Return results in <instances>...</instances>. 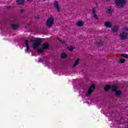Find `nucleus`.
Here are the masks:
<instances>
[{
  "label": "nucleus",
  "mask_w": 128,
  "mask_h": 128,
  "mask_svg": "<svg viewBox=\"0 0 128 128\" xmlns=\"http://www.w3.org/2000/svg\"><path fill=\"white\" fill-rule=\"evenodd\" d=\"M42 38H36L33 43V48L36 50L37 48H40V46L42 44Z\"/></svg>",
  "instance_id": "f257e3e1"
},
{
  "label": "nucleus",
  "mask_w": 128,
  "mask_h": 128,
  "mask_svg": "<svg viewBox=\"0 0 128 128\" xmlns=\"http://www.w3.org/2000/svg\"><path fill=\"white\" fill-rule=\"evenodd\" d=\"M54 24V20L52 17L48 18L46 21V25L48 28H52Z\"/></svg>",
  "instance_id": "f03ea898"
},
{
  "label": "nucleus",
  "mask_w": 128,
  "mask_h": 128,
  "mask_svg": "<svg viewBox=\"0 0 128 128\" xmlns=\"http://www.w3.org/2000/svg\"><path fill=\"white\" fill-rule=\"evenodd\" d=\"M115 2L117 6L122 8L126 6V0H116Z\"/></svg>",
  "instance_id": "7ed1b4c3"
},
{
  "label": "nucleus",
  "mask_w": 128,
  "mask_h": 128,
  "mask_svg": "<svg viewBox=\"0 0 128 128\" xmlns=\"http://www.w3.org/2000/svg\"><path fill=\"white\" fill-rule=\"evenodd\" d=\"M94 90H96V86L93 84L90 87L88 90V96H90V94H92V92Z\"/></svg>",
  "instance_id": "20e7f679"
},
{
  "label": "nucleus",
  "mask_w": 128,
  "mask_h": 128,
  "mask_svg": "<svg viewBox=\"0 0 128 128\" xmlns=\"http://www.w3.org/2000/svg\"><path fill=\"white\" fill-rule=\"evenodd\" d=\"M54 8H55L56 10L60 12V5L58 4V1H54Z\"/></svg>",
  "instance_id": "39448f33"
},
{
  "label": "nucleus",
  "mask_w": 128,
  "mask_h": 128,
  "mask_svg": "<svg viewBox=\"0 0 128 128\" xmlns=\"http://www.w3.org/2000/svg\"><path fill=\"white\" fill-rule=\"evenodd\" d=\"M120 38L122 40H126L128 38V34L122 32L121 34H120Z\"/></svg>",
  "instance_id": "423d86ee"
},
{
  "label": "nucleus",
  "mask_w": 128,
  "mask_h": 128,
  "mask_svg": "<svg viewBox=\"0 0 128 128\" xmlns=\"http://www.w3.org/2000/svg\"><path fill=\"white\" fill-rule=\"evenodd\" d=\"M92 16L94 20H98V16L96 15V8H92Z\"/></svg>",
  "instance_id": "0eeeda50"
},
{
  "label": "nucleus",
  "mask_w": 128,
  "mask_h": 128,
  "mask_svg": "<svg viewBox=\"0 0 128 128\" xmlns=\"http://www.w3.org/2000/svg\"><path fill=\"white\" fill-rule=\"evenodd\" d=\"M25 44L26 48L25 49V52H30V46H28V40H25Z\"/></svg>",
  "instance_id": "6e6552de"
},
{
  "label": "nucleus",
  "mask_w": 128,
  "mask_h": 128,
  "mask_svg": "<svg viewBox=\"0 0 128 128\" xmlns=\"http://www.w3.org/2000/svg\"><path fill=\"white\" fill-rule=\"evenodd\" d=\"M112 30L113 32H117L118 31V27L116 26H112Z\"/></svg>",
  "instance_id": "1a4fd4ad"
},
{
  "label": "nucleus",
  "mask_w": 128,
  "mask_h": 128,
  "mask_svg": "<svg viewBox=\"0 0 128 128\" xmlns=\"http://www.w3.org/2000/svg\"><path fill=\"white\" fill-rule=\"evenodd\" d=\"M50 48V45L48 43L46 42L43 44L42 48L44 50H48V48Z\"/></svg>",
  "instance_id": "9d476101"
},
{
  "label": "nucleus",
  "mask_w": 128,
  "mask_h": 128,
  "mask_svg": "<svg viewBox=\"0 0 128 128\" xmlns=\"http://www.w3.org/2000/svg\"><path fill=\"white\" fill-rule=\"evenodd\" d=\"M96 44L98 46H102V44H102V40H100V39H96Z\"/></svg>",
  "instance_id": "9b49d317"
},
{
  "label": "nucleus",
  "mask_w": 128,
  "mask_h": 128,
  "mask_svg": "<svg viewBox=\"0 0 128 128\" xmlns=\"http://www.w3.org/2000/svg\"><path fill=\"white\" fill-rule=\"evenodd\" d=\"M104 26H106V28H112V24L110 23V22H105Z\"/></svg>",
  "instance_id": "f8f14e48"
},
{
  "label": "nucleus",
  "mask_w": 128,
  "mask_h": 128,
  "mask_svg": "<svg viewBox=\"0 0 128 128\" xmlns=\"http://www.w3.org/2000/svg\"><path fill=\"white\" fill-rule=\"evenodd\" d=\"M57 40L60 42H62L63 44H64V46H66L68 44H66V40H62L60 38L57 37Z\"/></svg>",
  "instance_id": "ddd939ff"
},
{
  "label": "nucleus",
  "mask_w": 128,
  "mask_h": 128,
  "mask_svg": "<svg viewBox=\"0 0 128 128\" xmlns=\"http://www.w3.org/2000/svg\"><path fill=\"white\" fill-rule=\"evenodd\" d=\"M16 2L18 4H24V0H16Z\"/></svg>",
  "instance_id": "4468645a"
},
{
  "label": "nucleus",
  "mask_w": 128,
  "mask_h": 128,
  "mask_svg": "<svg viewBox=\"0 0 128 128\" xmlns=\"http://www.w3.org/2000/svg\"><path fill=\"white\" fill-rule=\"evenodd\" d=\"M19 26H18V24H12V25L11 26V28H12L14 30H16Z\"/></svg>",
  "instance_id": "2eb2a0df"
},
{
  "label": "nucleus",
  "mask_w": 128,
  "mask_h": 128,
  "mask_svg": "<svg viewBox=\"0 0 128 128\" xmlns=\"http://www.w3.org/2000/svg\"><path fill=\"white\" fill-rule=\"evenodd\" d=\"M60 56L62 58H68V54H66V52H62V54H61Z\"/></svg>",
  "instance_id": "dca6fc26"
},
{
  "label": "nucleus",
  "mask_w": 128,
  "mask_h": 128,
  "mask_svg": "<svg viewBox=\"0 0 128 128\" xmlns=\"http://www.w3.org/2000/svg\"><path fill=\"white\" fill-rule=\"evenodd\" d=\"M110 85H106L104 88V90H106V92H108L110 90Z\"/></svg>",
  "instance_id": "f3484780"
},
{
  "label": "nucleus",
  "mask_w": 128,
  "mask_h": 128,
  "mask_svg": "<svg viewBox=\"0 0 128 128\" xmlns=\"http://www.w3.org/2000/svg\"><path fill=\"white\" fill-rule=\"evenodd\" d=\"M80 62V59L78 58L76 62H74L73 66L74 68H76V66H78V64Z\"/></svg>",
  "instance_id": "a211bd4d"
},
{
  "label": "nucleus",
  "mask_w": 128,
  "mask_h": 128,
  "mask_svg": "<svg viewBox=\"0 0 128 128\" xmlns=\"http://www.w3.org/2000/svg\"><path fill=\"white\" fill-rule=\"evenodd\" d=\"M114 94L116 96H120L122 94V91L117 90Z\"/></svg>",
  "instance_id": "6ab92c4d"
},
{
  "label": "nucleus",
  "mask_w": 128,
  "mask_h": 128,
  "mask_svg": "<svg viewBox=\"0 0 128 128\" xmlns=\"http://www.w3.org/2000/svg\"><path fill=\"white\" fill-rule=\"evenodd\" d=\"M44 52V48L38 50V54H42V52Z\"/></svg>",
  "instance_id": "aec40b11"
},
{
  "label": "nucleus",
  "mask_w": 128,
  "mask_h": 128,
  "mask_svg": "<svg viewBox=\"0 0 128 128\" xmlns=\"http://www.w3.org/2000/svg\"><path fill=\"white\" fill-rule=\"evenodd\" d=\"M112 92H115L116 91L118 90V86H112Z\"/></svg>",
  "instance_id": "412c9836"
},
{
  "label": "nucleus",
  "mask_w": 128,
  "mask_h": 128,
  "mask_svg": "<svg viewBox=\"0 0 128 128\" xmlns=\"http://www.w3.org/2000/svg\"><path fill=\"white\" fill-rule=\"evenodd\" d=\"M77 26H84V22H78Z\"/></svg>",
  "instance_id": "4be33fe9"
},
{
  "label": "nucleus",
  "mask_w": 128,
  "mask_h": 128,
  "mask_svg": "<svg viewBox=\"0 0 128 128\" xmlns=\"http://www.w3.org/2000/svg\"><path fill=\"white\" fill-rule=\"evenodd\" d=\"M123 58H128V54H121Z\"/></svg>",
  "instance_id": "5701e85b"
},
{
  "label": "nucleus",
  "mask_w": 128,
  "mask_h": 128,
  "mask_svg": "<svg viewBox=\"0 0 128 128\" xmlns=\"http://www.w3.org/2000/svg\"><path fill=\"white\" fill-rule=\"evenodd\" d=\"M68 50H70L71 52H72V50H74V47L72 46H68Z\"/></svg>",
  "instance_id": "b1692460"
},
{
  "label": "nucleus",
  "mask_w": 128,
  "mask_h": 128,
  "mask_svg": "<svg viewBox=\"0 0 128 128\" xmlns=\"http://www.w3.org/2000/svg\"><path fill=\"white\" fill-rule=\"evenodd\" d=\"M126 62V59L121 58L120 59V64H124Z\"/></svg>",
  "instance_id": "393cba45"
},
{
  "label": "nucleus",
  "mask_w": 128,
  "mask_h": 128,
  "mask_svg": "<svg viewBox=\"0 0 128 128\" xmlns=\"http://www.w3.org/2000/svg\"><path fill=\"white\" fill-rule=\"evenodd\" d=\"M112 9H108L107 10V14H112Z\"/></svg>",
  "instance_id": "a878e982"
},
{
  "label": "nucleus",
  "mask_w": 128,
  "mask_h": 128,
  "mask_svg": "<svg viewBox=\"0 0 128 128\" xmlns=\"http://www.w3.org/2000/svg\"><path fill=\"white\" fill-rule=\"evenodd\" d=\"M6 8L7 10H10V6H6Z\"/></svg>",
  "instance_id": "bb28decb"
},
{
  "label": "nucleus",
  "mask_w": 128,
  "mask_h": 128,
  "mask_svg": "<svg viewBox=\"0 0 128 128\" xmlns=\"http://www.w3.org/2000/svg\"><path fill=\"white\" fill-rule=\"evenodd\" d=\"M20 12H24V10L22 9L20 10Z\"/></svg>",
  "instance_id": "cd10ccee"
},
{
  "label": "nucleus",
  "mask_w": 128,
  "mask_h": 128,
  "mask_svg": "<svg viewBox=\"0 0 128 128\" xmlns=\"http://www.w3.org/2000/svg\"><path fill=\"white\" fill-rule=\"evenodd\" d=\"M42 62V59L40 58V60H39V62Z\"/></svg>",
  "instance_id": "c85d7f7f"
},
{
  "label": "nucleus",
  "mask_w": 128,
  "mask_h": 128,
  "mask_svg": "<svg viewBox=\"0 0 128 128\" xmlns=\"http://www.w3.org/2000/svg\"><path fill=\"white\" fill-rule=\"evenodd\" d=\"M104 2H110V0H103Z\"/></svg>",
  "instance_id": "c756f323"
},
{
  "label": "nucleus",
  "mask_w": 128,
  "mask_h": 128,
  "mask_svg": "<svg viewBox=\"0 0 128 128\" xmlns=\"http://www.w3.org/2000/svg\"><path fill=\"white\" fill-rule=\"evenodd\" d=\"M44 0V1H46V0Z\"/></svg>",
  "instance_id": "7c9ffc66"
},
{
  "label": "nucleus",
  "mask_w": 128,
  "mask_h": 128,
  "mask_svg": "<svg viewBox=\"0 0 128 128\" xmlns=\"http://www.w3.org/2000/svg\"><path fill=\"white\" fill-rule=\"evenodd\" d=\"M28 0V2L30 1V0Z\"/></svg>",
  "instance_id": "2f4dec72"
}]
</instances>
